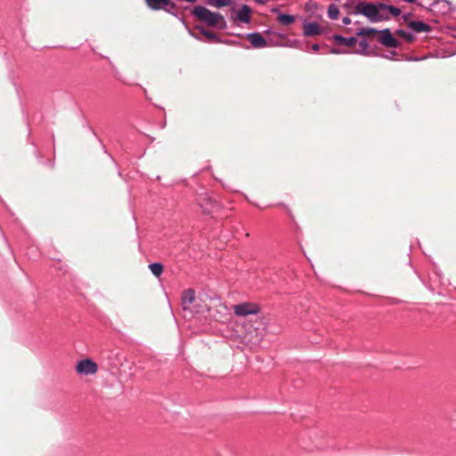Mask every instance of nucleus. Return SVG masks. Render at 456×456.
<instances>
[{
	"label": "nucleus",
	"instance_id": "1",
	"mask_svg": "<svg viewBox=\"0 0 456 456\" xmlns=\"http://www.w3.org/2000/svg\"><path fill=\"white\" fill-rule=\"evenodd\" d=\"M191 14L193 18L205 23L208 27L217 29H225L227 28V22L220 12H212L203 5L197 4L193 6Z\"/></svg>",
	"mask_w": 456,
	"mask_h": 456
},
{
	"label": "nucleus",
	"instance_id": "2",
	"mask_svg": "<svg viewBox=\"0 0 456 456\" xmlns=\"http://www.w3.org/2000/svg\"><path fill=\"white\" fill-rule=\"evenodd\" d=\"M196 204L201 209V212L205 216H212L215 213L218 212L222 205L219 200L214 195L208 192L200 193L196 197Z\"/></svg>",
	"mask_w": 456,
	"mask_h": 456
},
{
	"label": "nucleus",
	"instance_id": "3",
	"mask_svg": "<svg viewBox=\"0 0 456 456\" xmlns=\"http://www.w3.org/2000/svg\"><path fill=\"white\" fill-rule=\"evenodd\" d=\"M358 10L370 22H382L384 16L380 15V11L385 10V3L363 1V4Z\"/></svg>",
	"mask_w": 456,
	"mask_h": 456
},
{
	"label": "nucleus",
	"instance_id": "4",
	"mask_svg": "<svg viewBox=\"0 0 456 456\" xmlns=\"http://www.w3.org/2000/svg\"><path fill=\"white\" fill-rule=\"evenodd\" d=\"M151 11H165L172 16H178V5L173 0H144Z\"/></svg>",
	"mask_w": 456,
	"mask_h": 456
},
{
	"label": "nucleus",
	"instance_id": "5",
	"mask_svg": "<svg viewBox=\"0 0 456 456\" xmlns=\"http://www.w3.org/2000/svg\"><path fill=\"white\" fill-rule=\"evenodd\" d=\"M428 4H421L422 8L436 15H446L452 12V3L448 0H430Z\"/></svg>",
	"mask_w": 456,
	"mask_h": 456
},
{
	"label": "nucleus",
	"instance_id": "6",
	"mask_svg": "<svg viewBox=\"0 0 456 456\" xmlns=\"http://www.w3.org/2000/svg\"><path fill=\"white\" fill-rule=\"evenodd\" d=\"M360 48L355 51H348L346 49H340V48H331L330 50V53L332 54H346V53H356L360 55H365V56H378L379 54L374 52V50H370V44L366 38H362L359 41Z\"/></svg>",
	"mask_w": 456,
	"mask_h": 456
},
{
	"label": "nucleus",
	"instance_id": "7",
	"mask_svg": "<svg viewBox=\"0 0 456 456\" xmlns=\"http://www.w3.org/2000/svg\"><path fill=\"white\" fill-rule=\"evenodd\" d=\"M260 312V307L257 304L251 302H243L234 305V314L240 317L248 315H256Z\"/></svg>",
	"mask_w": 456,
	"mask_h": 456
},
{
	"label": "nucleus",
	"instance_id": "8",
	"mask_svg": "<svg viewBox=\"0 0 456 456\" xmlns=\"http://www.w3.org/2000/svg\"><path fill=\"white\" fill-rule=\"evenodd\" d=\"M378 35H379L378 39L379 43L386 47L397 48L401 45L388 28L379 30Z\"/></svg>",
	"mask_w": 456,
	"mask_h": 456
},
{
	"label": "nucleus",
	"instance_id": "9",
	"mask_svg": "<svg viewBox=\"0 0 456 456\" xmlns=\"http://www.w3.org/2000/svg\"><path fill=\"white\" fill-rule=\"evenodd\" d=\"M97 370V363L90 358L80 360L76 365V371L80 375L94 374Z\"/></svg>",
	"mask_w": 456,
	"mask_h": 456
},
{
	"label": "nucleus",
	"instance_id": "10",
	"mask_svg": "<svg viewBox=\"0 0 456 456\" xmlns=\"http://www.w3.org/2000/svg\"><path fill=\"white\" fill-rule=\"evenodd\" d=\"M339 2L340 7L346 12V15H361L359 8L363 4V0H336Z\"/></svg>",
	"mask_w": 456,
	"mask_h": 456
},
{
	"label": "nucleus",
	"instance_id": "11",
	"mask_svg": "<svg viewBox=\"0 0 456 456\" xmlns=\"http://www.w3.org/2000/svg\"><path fill=\"white\" fill-rule=\"evenodd\" d=\"M324 33V29L317 21H305L303 24V36L314 37Z\"/></svg>",
	"mask_w": 456,
	"mask_h": 456
},
{
	"label": "nucleus",
	"instance_id": "12",
	"mask_svg": "<svg viewBox=\"0 0 456 456\" xmlns=\"http://www.w3.org/2000/svg\"><path fill=\"white\" fill-rule=\"evenodd\" d=\"M245 37L250 42L254 48H263L269 46L267 40L259 32H250L245 35Z\"/></svg>",
	"mask_w": 456,
	"mask_h": 456
},
{
	"label": "nucleus",
	"instance_id": "13",
	"mask_svg": "<svg viewBox=\"0 0 456 456\" xmlns=\"http://www.w3.org/2000/svg\"><path fill=\"white\" fill-rule=\"evenodd\" d=\"M330 38L338 45H345L346 47H353L358 42L356 36L344 37L339 34H333Z\"/></svg>",
	"mask_w": 456,
	"mask_h": 456
},
{
	"label": "nucleus",
	"instance_id": "14",
	"mask_svg": "<svg viewBox=\"0 0 456 456\" xmlns=\"http://www.w3.org/2000/svg\"><path fill=\"white\" fill-rule=\"evenodd\" d=\"M408 28L414 33H430L433 28L423 20H414L408 23Z\"/></svg>",
	"mask_w": 456,
	"mask_h": 456
},
{
	"label": "nucleus",
	"instance_id": "15",
	"mask_svg": "<svg viewBox=\"0 0 456 456\" xmlns=\"http://www.w3.org/2000/svg\"><path fill=\"white\" fill-rule=\"evenodd\" d=\"M251 8L248 4H242L233 19L248 24L251 21Z\"/></svg>",
	"mask_w": 456,
	"mask_h": 456
},
{
	"label": "nucleus",
	"instance_id": "16",
	"mask_svg": "<svg viewBox=\"0 0 456 456\" xmlns=\"http://www.w3.org/2000/svg\"><path fill=\"white\" fill-rule=\"evenodd\" d=\"M194 29L198 30L200 35L204 36L208 42L218 43L222 41V38L215 32L206 28L202 25H195Z\"/></svg>",
	"mask_w": 456,
	"mask_h": 456
},
{
	"label": "nucleus",
	"instance_id": "17",
	"mask_svg": "<svg viewBox=\"0 0 456 456\" xmlns=\"http://www.w3.org/2000/svg\"><path fill=\"white\" fill-rule=\"evenodd\" d=\"M272 40V44L276 47L301 48V42L298 39H289L285 42H278Z\"/></svg>",
	"mask_w": 456,
	"mask_h": 456
},
{
	"label": "nucleus",
	"instance_id": "18",
	"mask_svg": "<svg viewBox=\"0 0 456 456\" xmlns=\"http://www.w3.org/2000/svg\"><path fill=\"white\" fill-rule=\"evenodd\" d=\"M379 33V30L375 28H360L356 30L355 36L366 38L369 37H374Z\"/></svg>",
	"mask_w": 456,
	"mask_h": 456
},
{
	"label": "nucleus",
	"instance_id": "19",
	"mask_svg": "<svg viewBox=\"0 0 456 456\" xmlns=\"http://www.w3.org/2000/svg\"><path fill=\"white\" fill-rule=\"evenodd\" d=\"M182 305H189L192 304L195 300V291L192 289H187L182 293Z\"/></svg>",
	"mask_w": 456,
	"mask_h": 456
},
{
	"label": "nucleus",
	"instance_id": "20",
	"mask_svg": "<svg viewBox=\"0 0 456 456\" xmlns=\"http://www.w3.org/2000/svg\"><path fill=\"white\" fill-rule=\"evenodd\" d=\"M395 33V35L402 37L406 43L411 44L416 40V37L411 30L407 31L406 29L403 28H397Z\"/></svg>",
	"mask_w": 456,
	"mask_h": 456
},
{
	"label": "nucleus",
	"instance_id": "21",
	"mask_svg": "<svg viewBox=\"0 0 456 456\" xmlns=\"http://www.w3.org/2000/svg\"><path fill=\"white\" fill-rule=\"evenodd\" d=\"M296 17L293 14L279 12V16L277 17V21L285 26L291 25L295 22Z\"/></svg>",
	"mask_w": 456,
	"mask_h": 456
},
{
	"label": "nucleus",
	"instance_id": "22",
	"mask_svg": "<svg viewBox=\"0 0 456 456\" xmlns=\"http://www.w3.org/2000/svg\"><path fill=\"white\" fill-rule=\"evenodd\" d=\"M149 269L155 277L159 278L163 273L164 265L160 262H153L149 265Z\"/></svg>",
	"mask_w": 456,
	"mask_h": 456
},
{
	"label": "nucleus",
	"instance_id": "23",
	"mask_svg": "<svg viewBox=\"0 0 456 456\" xmlns=\"http://www.w3.org/2000/svg\"><path fill=\"white\" fill-rule=\"evenodd\" d=\"M207 4L216 8H223L230 6L232 4V0H206Z\"/></svg>",
	"mask_w": 456,
	"mask_h": 456
},
{
	"label": "nucleus",
	"instance_id": "24",
	"mask_svg": "<svg viewBox=\"0 0 456 456\" xmlns=\"http://www.w3.org/2000/svg\"><path fill=\"white\" fill-rule=\"evenodd\" d=\"M327 15L330 20H337L339 15L338 6L335 4H330L328 7Z\"/></svg>",
	"mask_w": 456,
	"mask_h": 456
},
{
	"label": "nucleus",
	"instance_id": "25",
	"mask_svg": "<svg viewBox=\"0 0 456 456\" xmlns=\"http://www.w3.org/2000/svg\"><path fill=\"white\" fill-rule=\"evenodd\" d=\"M385 10L388 11V14L390 15V19L392 17L397 18V17L401 16V14H402V10L399 7H396V6L392 5V4H385Z\"/></svg>",
	"mask_w": 456,
	"mask_h": 456
},
{
	"label": "nucleus",
	"instance_id": "26",
	"mask_svg": "<svg viewBox=\"0 0 456 456\" xmlns=\"http://www.w3.org/2000/svg\"><path fill=\"white\" fill-rule=\"evenodd\" d=\"M220 44H224V45H237V46H240V47H243V48H246V49L249 48L248 45H245L241 42L235 41V40H232V39H223L222 38V41L220 42Z\"/></svg>",
	"mask_w": 456,
	"mask_h": 456
},
{
	"label": "nucleus",
	"instance_id": "27",
	"mask_svg": "<svg viewBox=\"0 0 456 456\" xmlns=\"http://www.w3.org/2000/svg\"><path fill=\"white\" fill-rule=\"evenodd\" d=\"M275 30H273L272 28H266L265 30H264V33L266 34L268 36V39H267V42L269 44V46H274L273 44H272V40L271 39H273L274 40V34H275Z\"/></svg>",
	"mask_w": 456,
	"mask_h": 456
},
{
	"label": "nucleus",
	"instance_id": "28",
	"mask_svg": "<svg viewBox=\"0 0 456 456\" xmlns=\"http://www.w3.org/2000/svg\"><path fill=\"white\" fill-rule=\"evenodd\" d=\"M414 16V13L411 12H407L401 14L402 20L408 26V23L413 21L414 20H411V17Z\"/></svg>",
	"mask_w": 456,
	"mask_h": 456
},
{
	"label": "nucleus",
	"instance_id": "29",
	"mask_svg": "<svg viewBox=\"0 0 456 456\" xmlns=\"http://www.w3.org/2000/svg\"><path fill=\"white\" fill-rule=\"evenodd\" d=\"M319 7L318 4L313 0H309L306 3V9L311 12H314Z\"/></svg>",
	"mask_w": 456,
	"mask_h": 456
},
{
	"label": "nucleus",
	"instance_id": "30",
	"mask_svg": "<svg viewBox=\"0 0 456 456\" xmlns=\"http://www.w3.org/2000/svg\"><path fill=\"white\" fill-rule=\"evenodd\" d=\"M273 37L274 41L285 42L284 40L287 38V35L285 33L276 31Z\"/></svg>",
	"mask_w": 456,
	"mask_h": 456
},
{
	"label": "nucleus",
	"instance_id": "31",
	"mask_svg": "<svg viewBox=\"0 0 456 456\" xmlns=\"http://www.w3.org/2000/svg\"><path fill=\"white\" fill-rule=\"evenodd\" d=\"M380 15L384 16V19H382V21H387L390 20V15L388 14L387 10H382L380 11Z\"/></svg>",
	"mask_w": 456,
	"mask_h": 456
},
{
	"label": "nucleus",
	"instance_id": "32",
	"mask_svg": "<svg viewBox=\"0 0 456 456\" xmlns=\"http://www.w3.org/2000/svg\"><path fill=\"white\" fill-rule=\"evenodd\" d=\"M424 59H426V57L409 56L405 58V60L408 61H419Z\"/></svg>",
	"mask_w": 456,
	"mask_h": 456
},
{
	"label": "nucleus",
	"instance_id": "33",
	"mask_svg": "<svg viewBox=\"0 0 456 456\" xmlns=\"http://www.w3.org/2000/svg\"><path fill=\"white\" fill-rule=\"evenodd\" d=\"M34 147H35V150H34L35 156L37 157V159H38L39 162H42L43 156L41 155L40 151H38L37 147L35 144H34Z\"/></svg>",
	"mask_w": 456,
	"mask_h": 456
},
{
	"label": "nucleus",
	"instance_id": "34",
	"mask_svg": "<svg viewBox=\"0 0 456 456\" xmlns=\"http://www.w3.org/2000/svg\"><path fill=\"white\" fill-rule=\"evenodd\" d=\"M398 53L396 51L393 50L390 52L389 54H386V55H382L383 57L387 58V59H390V60H393L395 56H396Z\"/></svg>",
	"mask_w": 456,
	"mask_h": 456
},
{
	"label": "nucleus",
	"instance_id": "35",
	"mask_svg": "<svg viewBox=\"0 0 456 456\" xmlns=\"http://www.w3.org/2000/svg\"><path fill=\"white\" fill-rule=\"evenodd\" d=\"M175 18H177L184 26H187L186 25V20L183 17V15L178 11V16H175Z\"/></svg>",
	"mask_w": 456,
	"mask_h": 456
},
{
	"label": "nucleus",
	"instance_id": "36",
	"mask_svg": "<svg viewBox=\"0 0 456 456\" xmlns=\"http://www.w3.org/2000/svg\"><path fill=\"white\" fill-rule=\"evenodd\" d=\"M352 20L351 19L349 18V15H346L345 16L343 19H342V23L345 25V26H347L349 24H351Z\"/></svg>",
	"mask_w": 456,
	"mask_h": 456
},
{
	"label": "nucleus",
	"instance_id": "37",
	"mask_svg": "<svg viewBox=\"0 0 456 456\" xmlns=\"http://www.w3.org/2000/svg\"><path fill=\"white\" fill-rule=\"evenodd\" d=\"M431 1L430 0H418L416 5L422 8L421 4H428Z\"/></svg>",
	"mask_w": 456,
	"mask_h": 456
},
{
	"label": "nucleus",
	"instance_id": "38",
	"mask_svg": "<svg viewBox=\"0 0 456 456\" xmlns=\"http://www.w3.org/2000/svg\"><path fill=\"white\" fill-rule=\"evenodd\" d=\"M189 33H190V35H191L193 38H195L196 40H198V41H202L201 37H200L198 34H196V33L192 32V31H191V30H190V29H189Z\"/></svg>",
	"mask_w": 456,
	"mask_h": 456
},
{
	"label": "nucleus",
	"instance_id": "39",
	"mask_svg": "<svg viewBox=\"0 0 456 456\" xmlns=\"http://www.w3.org/2000/svg\"><path fill=\"white\" fill-rule=\"evenodd\" d=\"M311 49H312V51H314V52H317V51H319V49H320V45H319V44H316V43H315V44H313V45H312V46H311Z\"/></svg>",
	"mask_w": 456,
	"mask_h": 456
},
{
	"label": "nucleus",
	"instance_id": "40",
	"mask_svg": "<svg viewBox=\"0 0 456 456\" xmlns=\"http://www.w3.org/2000/svg\"><path fill=\"white\" fill-rule=\"evenodd\" d=\"M271 12L273 13H276L277 14V17L279 16V12H281V10L278 8V7H273L271 9Z\"/></svg>",
	"mask_w": 456,
	"mask_h": 456
},
{
	"label": "nucleus",
	"instance_id": "41",
	"mask_svg": "<svg viewBox=\"0 0 456 456\" xmlns=\"http://www.w3.org/2000/svg\"><path fill=\"white\" fill-rule=\"evenodd\" d=\"M44 164H45V165H47L48 167H52V168L54 167V163H53V161H52V160H47V161H45Z\"/></svg>",
	"mask_w": 456,
	"mask_h": 456
},
{
	"label": "nucleus",
	"instance_id": "42",
	"mask_svg": "<svg viewBox=\"0 0 456 456\" xmlns=\"http://www.w3.org/2000/svg\"><path fill=\"white\" fill-rule=\"evenodd\" d=\"M254 1L259 4H266L267 2H269L270 0H254Z\"/></svg>",
	"mask_w": 456,
	"mask_h": 456
},
{
	"label": "nucleus",
	"instance_id": "43",
	"mask_svg": "<svg viewBox=\"0 0 456 456\" xmlns=\"http://www.w3.org/2000/svg\"><path fill=\"white\" fill-rule=\"evenodd\" d=\"M403 1L407 4H416L418 2V0H403Z\"/></svg>",
	"mask_w": 456,
	"mask_h": 456
},
{
	"label": "nucleus",
	"instance_id": "44",
	"mask_svg": "<svg viewBox=\"0 0 456 456\" xmlns=\"http://www.w3.org/2000/svg\"><path fill=\"white\" fill-rule=\"evenodd\" d=\"M231 35L235 36V37H242V35L239 34V33H234V34L232 33Z\"/></svg>",
	"mask_w": 456,
	"mask_h": 456
},
{
	"label": "nucleus",
	"instance_id": "45",
	"mask_svg": "<svg viewBox=\"0 0 456 456\" xmlns=\"http://www.w3.org/2000/svg\"><path fill=\"white\" fill-rule=\"evenodd\" d=\"M323 34H325V37H327L329 38V37H328L329 31H326V32L324 31ZM330 39H331L330 37Z\"/></svg>",
	"mask_w": 456,
	"mask_h": 456
},
{
	"label": "nucleus",
	"instance_id": "46",
	"mask_svg": "<svg viewBox=\"0 0 456 456\" xmlns=\"http://www.w3.org/2000/svg\"><path fill=\"white\" fill-rule=\"evenodd\" d=\"M323 34H325V37H327L329 38V37H328L329 31H326V32L324 31ZM330 39H331L330 37Z\"/></svg>",
	"mask_w": 456,
	"mask_h": 456
},
{
	"label": "nucleus",
	"instance_id": "47",
	"mask_svg": "<svg viewBox=\"0 0 456 456\" xmlns=\"http://www.w3.org/2000/svg\"><path fill=\"white\" fill-rule=\"evenodd\" d=\"M189 8H190L189 6L183 7V10H188Z\"/></svg>",
	"mask_w": 456,
	"mask_h": 456
}]
</instances>
